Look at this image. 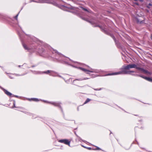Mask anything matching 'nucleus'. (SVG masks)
I'll use <instances>...</instances> for the list:
<instances>
[{"instance_id":"nucleus-20","label":"nucleus","mask_w":152,"mask_h":152,"mask_svg":"<svg viewBox=\"0 0 152 152\" xmlns=\"http://www.w3.org/2000/svg\"><path fill=\"white\" fill-rule=\"evenodd\" d=\"M94 90H96V91H97V90H100L101 89H94Z\"/></svg>"},{"instance_id":"nucleus-6","label":"nucleus","mask_w":152,"mask_h":152,"mask_svg":"<svg viewBox=\"0 0 152 152\" xmlns=\"http://www.w3.org/2000/svg\"><path fill=\"white\" fill-rule=\"evenodd\" d=\"M62 9L65 11H69V8L65 6H62Z\"/></svg>"},{"instance_id":"nucleus-18","label":"nucleus","mask_w":152,"mask_h":152,"mask_svg":"<svg viewBox=\"0 0 152 152\" xmlns=\"http://www.w3.org/2000/svg\"><path fill=\"white\" fill-rule=\"evenodd\" d=\"M111 37L115 41V37L113 36H111Z\"/></svg>"},{"instance_id":"nucleus-11","label":"nucleus","mask_w":152,"mask_h":152,"mask_svg":"<svg viewBox=\"0 0 152 152\" xmlns=\"http://www.w3.org/2000/svg\"><path fill=\"white\" fill-rule=\"evenodd\" d=\"M23 46L24 48L25 49H28V48L26 46V45H25V44H23Z\"/></svg>"},{"instance_id":"nucleus-26","label":"nucleus","mask_w":152,"mask_h":152,"mask_svg":"<svg viewBox=\"0 0 152 152\" xmlns=\"http://www.w3.org/2000/svg\"><path fill=\"white\" fill-rule=\"evenodd\" d=\"M59 76V77H61V76Z\"/></svg>"},{"instance_id":"nucleus-25","label":"nucleus","mask_w":152,"mask_h":152,"mask_svg":"<svg viewBox=\"0 0 152 152\" xmlns=\"http://www.w3.org/2000/svg\"><path fill=\"white\" fill-rule=\"evenodd\" d=\"M99 27L100 28H101V27L100 26H99Z\"/></svg>"},{"instance_id":"nucleus-12","label":"nucleus","mask_w":152,"mask_h":152,"mask_svg":"<svg viewBox=\"0 0 152 152\" xmlns=\"http://www.w3.org/2000/svg\"><path fill=\"white\" fill-rule=\"evenodd\" d=\"M33 100L37 102V101H39L38 99H36V98H33Z\"/></svg>"},{"instance_id":"nucleus-4","label":"nucleus","mask_w":152,"mask_h":152,"mask_svg":"<svg viewBox=\"0 0 152 152\" xmlns=\"http://www.w3.org/2000/svg\"><path fill=\"white\" fill-rule=\"evenodd\" d=\"M59 142L63 143L66 145H67L70 146V142L68 140L66 139L60 140L58 141Z\"/></svg>"},{"instance_id":"nucleus-9","label":"nucleus","mask_w":152,"mask_h":152,"mask_svg":"<svg viewBox=\"0 0 152 152\" xmlns=\"http://www.w3.org/2000/svg\"><path fill=\"white\" fill-rule=\"evenodd\" d=\"M91 100L90 99L88 98H87V99L86 100V101L85 102L84 104H86L88 102H89Z\"/></svg>"},{"instance_id":"nucleus-17","label":"nucleus","mask_w":152,"mask_h":152,"mask_svg":"<svg viewBox=\"0 0 152 152\" xmlns=\"http://www.w3.org/2000/svg\"><path fill=\"white\" fill-rule=\"evenodd\" d=\"M83 10L85 11H88V10L86 9V8H82Z\"/></svg>"},{"instance_id":"nucleus-13","label":"nucleus","mask_w":152,"mask_h":152,"mask_svg":"<svg viewBox=\"0 0 152 152\" xmlns=\"http://www.w3.org/2000/svg\"><path fill=\"white\" fill-rule=\"evenodd\" d=\"M152 6V4H151L149 3L148 5V6H147V7L149 8L150 7H149V6Z\"/></svg>"},{"instance_id":"nucleus-5","label":"nucleus","mask_w":152,"mask_h":152,"mask_svg":"<svg viewBox=\"0 0 152 152\" xmlns=\"http://www.w3.org/2000/svg\"><path fill=\"white\" fill-rule=\"evenodd\" d=\"M2 90L4 91L5 93L7 96H11L12 95V94L11 93L9 92L7 90L4 88H2Z\"/></svg>"},{"instance_id":"nucleus-15","label":"nucleus","mask_w":152,"mask_h":152,"mask_svg":"<svg viewBox=\"0 0 152 152\" xmlns=\"http://www.w3.org/2000/svg\"><path fill=\"white\" fill-rule=\"evenodd\" d=\"M18 14L15 17V19H16V20H17V18H18Z\"/></svg>"},{"instance_id":"nucleus-1","label":"nucleus","mask_w":152,"mask_h":152,"mask_svg":"<svg viewBox=\"0 0 152 152\" xmlns=\"http://www.w3.org/2000/svg\"><path fill=\"white\" fill-rule=\"evenodd\" d=\"M135 68L137 69L140 70L144 73L147 75L150 74V73L147 70L138 66L136 64H131L127 65L126 66H124L121 69V70L118 72L113 73L109 74L106 75H116L119 74H131L132 72H134L133 71H129L127 70L130 69Z\"/></svg>"},{"instance_id":"nucleus-16","label":"nucleus","mask_w":152,"mask_h":152,"mask_svg":"<svg viewBox=\"0 0 152 152\" xmlns=\"http://www.w3.org/2000/svg\"><path fill=\"white\" fill-rule=\"evenodd\" d=\"M13 105H14V106L13 107H16L15 106V101H14Z\"/></svg>"},{"instance_id":"nucleus-22","label":"nucleus","mask_w":152,"mask_h":152,"mask_svg":"<svg viewBox=\"0 0 152 152\" xmlns=\"http://www.w3.org/2000/svg\"><path fill=\"white\" fill-rule=\"evenodd\" d=\"M15 96V97H17L18 96H14V95H13L12 96Z\"/></svg>"},{"instance_id":"nucleus-23","label":"nucleus","mask_w":152,"mask_h":152,"mask_svg":"<svg viewBox=\"0 0 152 152\" xmlns=\"http://www.w3.org/2000/svg\"><path fill=\"white\" fill-rule=\"evenodd\" d=\"M10 77L11 78V79L13 78L12 77V76H10Z\"/></svg>"},{"instance_id":"nucleus-19","label":"nucleus","mask_w":152,"mask_h":152,"mask_svg":"<svg viewBox=\"0 0 152 152\" xmlns=\"http://www.w3.org/2000/svg\"><path fill=\"white\" fill-rule=\"evenodd\" d=\"M139 76H140V77H142V78H144V79H145V77H143V76H140V75Z\"/></svg>"},{"instance_id":"nucleus-24","label":"nucleus","mask_w":152,"mask_h":152,"mask_svg":"<svg viewBox=\"0 0 152 152\" xmlns=\"http://www.w3.org/2000/svg\"><path fill=\"white\" fill-rule=\"evenodd\" d=\"M140 1H142V0H140Z\"/></svg>"},{"instance_id":"nucleus-10","label":"nucleus","mask_w":152,"mask_h":152,"mask_svg":"<svg viewBox=\"0 0 152 152\" xmlns=\"http://www.w3.org/2000/svg\"><path fill=\"white\" fill-rule=\"evenodd\" d=\"M55 53H57V54L59 56L61 55V54L59 53H58L56 50H54Z\"/></svg>"},{"instance_id":"nucleus-8","label":"nucleus","mask_w":152,"mask_h":152,"mask_svg":"<svg viewBox=\"0 0 152 152\" xmlns=\"http://www.w3.org/2000/svg\"><path fill=\"white\" fill-rule=\"evenodd\" d=\"M145 79L149 81L152 82V79L150 77H145Z\"/></svg>"},{"instance_id":"nucleus-14","label":"nucleus","mask_w":152,"mask_h":152,"mask_svg":"<svg viewBox=\"0 0 152 152\" xmlns=\"http://www.w3.org/2000/svg\"><path fill=\"white\" fill-rule=\"evenodd\" d=\"M88 79V78H84L83 80H86V79ZM83 79H76V80H83Z\"/></svg>"},{"instance_id":"nucleus-21","label":"nucleus","mask_w":152,"mask_h":152,"mask_svg":"<svg viewBox=\"0 0 152 152\" xmlns=\"http://www.w3.org/2000/svg\"><path fill=\"white\" fill-rule=\"evenodd\" d=\"M96 149H97V150H100V149L99 148V147H97Z\"/></svg>"},{"instance_id":"nucleus-3","label":"nucleus","mask_w":152,"mask_h":152,"mask_svg":"<svg viewBox=\"0 0 152 152\" xmlns=\"http://www.w3.org/2000/svg\"><path fill=\"white\" fill-rule=\"evenodd\" d=\"M79 68L81 70H82V71H83L85 72H86L87 74H89V73L88 72H95L94 71V70H93V69H92L91 68H90V69L91 70H87L86 69H85L84 68H83L82 67H80Z\"/></svg>"},{"instance_id":"nucleus-7","label":"nucleus","mask_w":152,"mask_h":152,"mask_svg":"<svg viewBox=\"0 0 152 152\" xmlns=\"http://www.w3.org/2000/svg\"><path fill=\"white\" fill-rule=\"evenodd\" d=\"M50 103L55 106H59L60 105V104L56 102H50Z\"/></svg>"},{"instance_id":"nucleus-2","label":"nucleus","mask_w":152,"mask_h":152,"mask_svg":"<svg viewBox=\"0 0 152 152\" xmlns=\"http://www.w3.org/2000/svg\"><path fill=\"white\" fill-rule=\"evenodd\" d=\"M54 72L53 71L51 70H48L47 71H45L43 72H38V74H42L45 73L47 74H50V75L51 76H54Z\"/></svg>"},{"instance_id":"nucleus-27","label":"nucleus","mask_w":152,"mask_h":152,"mask_svg":"<svg viewBox=\"0 0 152 152\" xmlns=\"http://www.w3.org/2000/svg\"><path fill=\"white\" fill-rule=\"evenodd\" d=\"M17 76H19V75H16Z\"/></svg>"}]
</instances>
